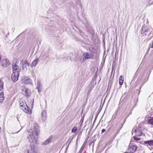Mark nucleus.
<instances>
[{"label": "nucleus", "instance_id": "nucleus-1", "mask_svg": "<svg viewBox=\"0 0 153 153\" xmlns=\"http://www.w3.org/2000/svg\"><path fill=\"white\" fill-rule=\"evenodd\" d=\"M39 126L37 123L34 124V128L33 131L29 133L28 137L29 141L33 145V143L36 144L39 134Z\"/></svg>", "mask_w": 153, "mask_h": 153}, {"label": "nucleus", "instance_id": "nucleus-19", "mask_svg": "<svg viewBox=\"0 0 153 153\" xmlns=\"http://www.w3.org/2000/svg\"><path fill=\"white\" fill-rule=\"evenodd\" d=\"M146 31V28L145 26H143L142 27V30L141 31V34H143Z\"/></svg>", "mask_w": 153, "mask_h": 153}, {"label": "nucleus", "instance_id": "nucleus-20", "mask_svg": "<svg viewBox=\"0 0 153 153\" xmlns=\"http://www.w3.org/2000/svg\"><path fill=\"white\" fill-rule=\"evenodd\" d=\"M137 136L135 135L133 137V138L134 139V141L135 142H138V141L140 140V138L137 137Z\"/></svg>", "mask_w": 153, "mask_h": 153}, {"label": "nucleus", "instance_id": "nucleus-29", "mask_svg": "<svg viewBox=\"0 0 153 153\" xmlns=\"http://www.w3.org/2000/svg\"><path fill=\"white\" fill-rule=\"evenodd\" d=\"M115 117H114V119H115Z\"/></svg>", "mask_w": 153, "mask_h": 153}, {"label": "nucleus", "instance_id": "nucleus-23", "mask_svg": "<svg viewBox=\"0 0 153 153\" xmlns=\"http://www.w3.org/2000/svg\"><path fill=\"white\" fill-rule=\"evenodd\" d=\"M51 141V139H49L45 140L44 142L45 145H47Z\"/></svg>", "mask_w": 153, "mask_h": 153}, {"label": "nucleus", "instance_id": "nucleus-26", "mask_svg": "<svg viewBox=\"0 0 153 153\" xmlns=\"http://www.w3.org/2000/svg\"><path fill=\"white\" fill-rule=\"evenodd\" d=\"M84 146L83 145V146H82L80 150L82 151L83 149L84 148Z\"/></svg>", "mask_w": 153, "mask_h": 153}, {"label": "nucleus", "instance_id": "nucleus-5", "mask_svg": "<svg viewBox=\"0 0 153 153\" xmlns=\"http://www.w3.org/2000/svg\"><path fill=\"white\" fill-rule=\"evenodd\" d=\"M21 63H22V69L25 71H26L27 70V67L29 66L30 64L26 60L21 62L20 65Z\"/></svg>", "mask_w": 153, "mask_h": 153}, {"label": "nucleus", "instance_id": "nucleus-16", "mask_svg": "<svg viewBox=\"0 0 153 153\" xmlns=\"http://www.w3.org/2000/svg\"><path fill=\"white\" fill-rule=\"evenodd\" d=\"M124 77L122 75H121L119 79V83L120 85H122L123 83Z\"/></svg>", "mask_w": 153, "mask_h": 153}, {"label": "nucleus", "instance_id": "nucleus-17", "mask_svg": "<svg viewBox=\"0 0 153 153\" xmlns=\"http://www.w3.org/2000/svg\"><path fill=\"white\" fill-rule=\"evenodd\" d=\"M148 124L152 126L153 127V117H150V118L148 120Z\"/></svg>", "mask_w": 153, "mask_h": 153}, {"label": "nucleus", "instance_id": "nucleus-14", "mask_svg": "<svg viewBox=\"0 0 153 153\" xmlns=\"http://www.w3.org/2000/svg\"><path fill=\"white\" fill-rule=\"evenodd\" d=\"M36 89H37L39 93L41 91L42 89V86L39 81L37 82Z\"/></svg>", "mask_w": 153, "mask_h": 153}, {"label": "nucleus", "instance_id": "nucleus-30", "mask_svg": "<svg viewBox=\"0 0 153 153\" xmlns=\"http://www.w3.org/2000/svg\"><path fill=\"white\" fill-rule=\"evenodd\" d=\"M152 153H153V152H152Z\"/></svg>", "mask_w": 153, "mask_h": 153}, {"label": "nucleus", "instance_id": "nucleus-18", "mask_svg": "<svg viewBox=\"0 0 153 153\" xmlns=\"http://www.w3.org/2000/svg\"><path fill=\"white\" fill-rule=\"evenodd\" d=\"M24 94L26 96H27V97H28L30 96V92L29 90L27 89H25V90L24 92Z\"/></svg>", "mask_w": 153, "mask_h": 153}, {"label": "nucleus", "instance_id": "nucleus-7", "mask_svg": "<svg viewBox=\"0 0 153 153\" xmlns=\"http://www.w3.org/2000/svg\"><path fill=\"white\" fill-rule=\"evenodd\" d=\"M19 75V74H18L17 73H13L11 78L13 82H15L18 80Z\"/></svg>", "mask_w": 153, "mask_h": 153}, {"label": "nucleus", "instance_id": "nucleus-24", "mask_svg": "<svg viewBox=\"0 0 153 153\" xmlns=\"http://www.w3.org/2000/svg\"><path fill=\"white\" fill-rule=\"evenodd\" d=\"M77 129V128L76 126H74L73 127V128L72 129L71 132L72 133H75L76 130Z\"/></svg>", "mask_w": 153, "mask_h": 153}, {"label": "nucleus", "instance_id": "nucleus-10", "mask_svg": "<svg viewBox=\"0 0 153 153\" xmlns=\"http://www.w3.org/2000/svg\"><path fill=\"white\" fill-rule=\"evenodd\" d=\"M36 144L33 143V145L30 143V150L31 153H37V150L35 148L34 146Z\"/></svg>", "mask_w": 153, "mask_h": 153}, {"label": "nucleus", "instance_id": "nucleus-6", "mask_svg": "<svg viewBox=\"0 0 153 153\" xmlns=\"http://www.w3.org/2000/svg\"><path fill=\"white\" fill-rule=\"evenodd\" d=\"M13 73H17L19 74V72L21 70V68L19 67V66L16 64L12 65Z\"/></svg>", "mask_w": 153, "mask_h": 153}, {"label": "nucleus", "instance_id": "nucleus-22", "mask_svg": "<svg viewBox=\"0 0 153 153\" xmlns=\"http://www.w3.org/2000/svg\"><path fill=\"white\" fill-rule=\"evenodd\" d=\"M4 99V93L3 92H1L0 94V100L3 101Z\"/></svg>", "mask_w": 153, "mask_h": 153}, {"label": "nucleus", "instance_id": "nucleus-27", "mask_svg": "<svg viewBox=\"0 0 153 153\" xmlns=\"http://www.w3.org/2000/svg\"><path fill=\"white\" fill-rule=\"evenodd\" d=\"M32 104H31V105H33V102H34V100L33 99H32Z\"/></svg>", "mask_w": 153, "mask_h": 153}, {"label": "nucleus", "instance_id": "nucleus-3", "mask_svg": "<svg viewBox=\"0 0 153 153\" xmlns=\"http://www.w3.org/2000/svg\"><path fill=\"white\" fill-rule=\"evenodd\" d=\"M94 56V54L93 52H85L82 55L80 61L81 63H83L87 59H93Z\"/></svg>", "mask_w": 153, "mask_h": 153}, {"label": "nucleus", "instance_id": "nucleus-12", "mask_svg": "<svg viewBox=\"0 0 153 153\" xmlns=\"http://www.w3.org/2000/svg\"><path fill=\"white\" fill-rule=\"evenodd\" d=\"M10 65V63L9 61L7 59L3 60L2 62V66L4 67H6Z\"/></svg>", "mask_w": 153, "mask_h": 153}, {"label": "nucleus", "instance_id": "nucleus-2", "mask_svg": "<svg viewBox=\"0 0 153 153\" xmlns=\"http://www.w3.org/2000/svg\"><path fill=\"white\" fill-rule=\"evenodd\" d=\"M19 104L20 107L23 111L27 113H30V109L27 105L24 100L22 99H20L19 100Z\"/></svg>", "mask_w": 153, "mask_h": 153}, {"label": "nucleus", "instance_id": "nucleus-8", "mask_svg": "<svg viewBox=\"0 0 153 153\" xmlns=\"http://www.w3.org/2000/svg\"><path fill=\"white\" fill-rule=\"evenodd\" d=\"M137 147L136 145H129L128 150L130 152L133 153L136 151Z\"/></svg>", "mask_w": 153, "mask_h": 153}, {"label": "nucleus", "instance_id": "nucleus-21", "mask_svg": "<svg viewBox=\"0 0 153 153\" xmlns=\"http://www.w3.org/2000/svg\"><path fill=\"white\" fill-rule=\"evenodd\" d=\"M3 82L0 80V91H1L3 88Z\"/></svg>", "mask_w": 153, "mask_h": 153}, {"label": "nucleus", "instance_id": "nucleus-28", "mask_svg": "<svg viewBox=\"0 0 153 153\" xmlns=\"http://www.w3.org/2000/svg\"><path fill=\"white\" fill-rule=\"evenodd\" d=\"M25 153H29V151L28 150H27V151H25Z\"/></svg>", "mask_w": 153, "mask_h": 153}, {"label": "nucleus", "instance_id": "nucleus-15", "mask_svg": "<svg viewBox=\"0 0 153 153\" xmlns=\"http://www.w3.org/2000/svg\"><path fill=\"white\" fill-rule=\"evenodd\" d=\"M38 61L39 60L38 59H36L35 60H34L30 65L31 67L32 68L33 67H35Z\"/></svg>", "mask_w": 153, "mask_h": 153}, {"label": "nucleus", "instance_id": "nucleus-9", "mask_svg": "<svg viewBox=\"0 0 153 153\" xmlns=\"http://www.w3.org/2000/svg\"><path fill=\"white\" fill-rule=\"evenodd\" d=\"M23 82L25 84H28L31 83L30 79L26 76H24L22 79Z\"/></svg>", "mask_w": 153, "mask_h": 153}, {"label": "nucleus", "instance_id": "nucleus-4", "mask_svg": "<svg viewBox=\"0 0 153 153\" xmlns=\"http://www.w3.org/2000/svg\"><path fill=\"white\" fill-rule=\"evenodd\" d=\"M141 128L140 126H136L132 130V134H135L136 136L140 137L142 135V132L141 131Z\"/></svg>", "mask_w": 153, "mask_h": 153}, {"label": "nucleus", "instance_id": "nucleus-13", "mask_svg": "<svg viewBox=\"0 0 153 153\" xmlns=\"http://www.w3.org/2000/svg\"><path fill=\"white\" fill-rule=\"evenodd\" d=\"M42 120L45 121V120L47 117L46 112L45 111H43L42 113Z\"/></svg>", "mask_w": 153, "mask_h": 153}, {"label": "nucleus", "instance_id": "nucleus-11", "mask_svg": "<svg viewBox=\"0 0 153 153\" xmlns=\"http://www.w3.org/2000/svg\"><path fill=\"white\" fill-rule=\"evenodd\" d=\"M144 145L148 146H153V140H147L144 142Z\"/></svg>", "mask_w": 153, "mask_h": 153}, {"label": "nucleus", "instance_id": "nucleus-25", "mask_svg": "<svg viewBox=\"0 0 153 153\" xmlns=\"http://www.w3.org/2000/svg\"><path fill=\"white\" fill-rule=\"evenodd\" d=\"M105 131V129H103L102 130L101 132L102 133L104 132Z\"/></svg>", "mask_w": 153, "mask_h": 153}]
</instances>
